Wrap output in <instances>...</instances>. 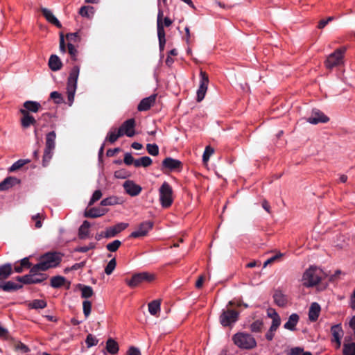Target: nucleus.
<instances>
[{"label":"nucleus","instance_id":"18","mask_svg":"<svg viewBox=\"0 0 355 355\" xmlns=\"http://www.w3.org/2000/svg\"><path fill=\"white\" fill-rule=\"evenodd\" d=\"M20 113L23 115L21 119V124L23 128H27L31 125L36 123L35 118L27 112V110H19Z\"/></svg>","mask_w":355,"mask_h":355},{"label":"nucleus","instance_id":"32","mask_svg":"<svg viewBox=\"0 0 355 355\" xmlns=\"http://www.w3.org/2000/svg\"><path fill=\"white\" fill-rule=\"evenodd\" d=\"M343 355H355V343L347 342L345 340L343 347Z\"/></svg>","mask_w":355,"mask_h":355},{"label":"nucleus","instance_id":"24","mask_svg":"<svg viewBox=\"0 0 355 355\" xmlns=\"http://www.w3.org/2000/svg\"><path fill=\"white\" fill-rule=\"evenodd\" d=\"M320 306L316 303H312L309 311V318L311 321H315L320 314Z\"/></svg>","mask_w":355,"mask_h":355},{"label":"nucleus","instance_id":"52","mask_svg":"<svg viewBox=\"0 0 355 355\" xmlns=\"http://www.w3.org/2000/svg\"><path fill=\"white\" fill-rule=\"evenodd\" d=\"M282 257H283V254L281 253V252H279L278 254H277L276 255L268 259L263 263V267L266 268L268 265L269 264H271L272 263H273L274 261L278 260L279 259H280Z\"/></svg>","mask_w":355,"mask_h":355},{"label":"nucleus","instance_id":"12","mask_svg":"<svg viewBox=\"0 0 355 355\" xmlns=\"http://www.w3.org/2000/svg\"><path fill=\"white\" fill-rule=\"evenodd\" d=\"M153 224L150 221H145L141 223L137 230L130 234L131 237L140 238L147 235L148 232L152 229Z\"/></svg>","mask_w":355,"mask_h":355},{"label":"nucleus","instance_id":"33","mask_svg":"<svg viewBox=\"0 0 355 355\" xmlns=\"http://www.w3.org/2000/svg\"><path fill=\"white\" fill-rule=\"evenodd\" d=\"M95 10L92 6H83L80 8L79 14L87 18H92L94 14Z\"/></svg>","mask_w":355,"mask_h":355},{"label":"nucleus","instance_id":"20","mask_svg":"<svg viewBox=\"0 0 355 355\" xmlns=\"http://www.w3.org/2000/svg\"><path fill=\"white\" fill-rule=\"evenodd\" d=\"M24 108L20 109L19 110H27L28 113L30 112H37L41 109V105L40 103L37 101H25L23 104Z\"/></svg>","mask_w":355,"mask_h":355},{"label":"nucleus","instance_id":"43","mask_svg":"<svg viewBox=\"0 0 355 355\" xmlns=\"http://www.w3.org/2000/svg\"><path fill=\"white\" fill-rule=\"evenodd\" d=\"M93 295V290L89 286H83L81 287V296L83 298L90 297Z\"/></svg>","mask_w":355,"mask_h":355},{"label":"nucleus","instance_id":"36","mask_svg":"<svg viewBox=\"0 0 355 355\" xmlns=\"http://www.w3.org/2000/svg\"><path fill=\"white\" fill-rule=\"evenodd\" d=\"M152 164V159L149 157L144 156L139 159L135 160V167H147Z\"/></svg>","mask_w":355,"mask_h":355},{"label":"nucleus","instance_id":"39","mask_svg":"<svg viewBox=\"0 0 355 355\" xmlns=\"http://www.w3.org/2000/svg\"><path fill=\"white\" fill-rule=\"evenodd\" d=\"M65 279L61 276H56L52 277L51 280V285L53 288H58L62 286L64 283Z\"/></svg>","mask_w":355,"mask_h":355},{"label":"nucleus","instance_id":"54","mask_svg":"<svg viewBox=\"0 0 355 355\" xmlns=\"http://www.w3.org/2000/svg\"><path fill=\"white\" fill-rule=\"evenodd\" d=\"M263 326V322L260 320H256L251 324V330L254 332L260 331Z\"/></svg>","mask_w":355,"mask_h":355},{"label":"nucleus","instance_id":"48","mask_svg":"<svg viewBox=\"0 0 355 355\" xmlns=\"http://www.w3.org/2000/svg\"><path fill=\"white\" fill-rule=\"evenodd\" d=\"M83 308L84 315L86 318H87L91 313L92 303L88 300L84 301L83 303Z\"/></svg>","mask_w":355,"mask_h":355},{"label":"nucleus","instance_id":"31","mask_svg":"<svg viewBox=\"0 0 355 355\" xmlns=\"http://www.w3.org/2000/svg\"><path fill=\"white\" fill-rule=\"evenodd\" d=\"M12 273V266L10 263L0 266V280L7 279Z\"/></svg>","mask_w":355,"mask_h":355},{"label":"nucleus","instance_id":"34","mask_svg":"<svg viewBox=\"0 0 355 355\" xmlns=\"http://www.w3.org/2000/svg\"><path fill=\"white\" fill-rule=\"evenodd\" d=\"M106 349L109 353L114 354L118 352L119 346L112 338H109L106 343Z\"/></svg>","mask_w":355,"mask_h":355},{"label":"nucleus","instance_id":"57","mask_svg":"<svg viewBox=\"0 0 355 355\" xmlns=\"http://www.w3.org/2000/svg\"><path fill=\"white\" fill-rule=\"evenodd\" d=\"M135 160L130 153H125L124 155V163L127 165L134 164Z\"/></svg>","mask_w":355,"mask_h":355},{"label":"nucleus","instance_id":"8","mask_svg":"<svg viewBox=\"0 0 355 355\" xmlns=\"http://www.w3.org/2000/svg\"><path fill=\"white\" fill-rule=\"evenodd\" d=\"M155 279V275L148 272H141L134 275L130 280H127V284L132 288L136 287L144 282H152Z\"/></svg>","mask_w":355,"mask_h":355},{"label":"nucleus","instance_id":"27","mask_svg":"<svg viewBox=\"0 0 355 355\" xmlns=\"http://www.w3.org/2000/svg\"><path fill=\"white\" fill-rule=\"evenodd\" d=\"M106 212V209L94 207L87 210L85 212V216L89 218H97L103 216Z\"/></svg>","mask_w":355,"mask_h":355},{"label":"nucleus","instance_id":"28","mask_svg":"<svg viewBox=\"0 0 355 355\" xmlns=\"http://www.w3.org/2000/svg\"><path fill=\"white\" fill-rule=\"evenodd\" d=\"M299 320V316L296 313L290 315L288 321L284 324V328L288 330H294Z\"/></svg>","mask_w":355,"mask_h":355},{"label":"nucleus","instance_id":"55","mask_svg":"<svg viewBox=\"0 0 355 355\" xmlns=\"http://www.w3.org/2000/svg\"><path fill=\"white\" fill-rule=\"evenodd\" d=\"M102 196V193L100 190H96L93 193V196L89 202V205H92L94 204L96 201L98 200Z\"/></svg>","mask_w":355,"mask_h":355},{"label":"nucleus","instance_id":"25","mask_svg":"<svg viewBox=\"0 0 355 355\" xmlns=\"http://www.w3.org/2000/svg\"><path fill=\"white\" fill-rule=\"evenodd\" d=\"M49 68L54 71H58L62 67V62L56 55H51L49 60Z\"/></svg>","mask_w":355,"mask_h":355},{"label":"nucleus","instance_id":"56","mask_svg":"<svg viewBox=\"0 0 355 355\" xmlns=\"http://www.w3.org/2000/svg\"><path fill=\"white\" fill-rule=\"evenodd\" d=\"M68 51L72 57L73 60H76V55L78 51L76 47L71 43L68 44Z\"/></svg>","mask_w":355,"mask_h":355},{"label":"nucleus","instance_id":"38","mask_svg":"<svg viewBox=\"0 0 355 355\" xmlns=\"http://www.w3.org/2000/svg\"><path fill=\"white\" fill-rule=\"evenodd\" d=\"M46 306V302L43 300H34L28 304V307L34 309H44Z\"/></svg>","mask_w":355,"mask_h":355},{"label":"nucleus","instance_id":"7","mask_svg":"<svg viewBox=\"0 0 355 355\" xmlns=\"http://www.w3.org/2000/svg\"><path fill=\"white\" fill-rule=\"evenodd\" d=\"M345 51L346 48L342 47L330 54L325 61L326 67L327 69H332L334 67L341 64L343 62V55Z\"/></svg>","mask_w":355,"mask_h":355},{"label":"nucleus","instance_id":"15","mask_svg":"<svg viewBox=\"0 0 355 355\" xmlns=\"http://www.w3.org/2000/svg\"><path fill=\"white\" fill-rule=\"evenodd\" d=\"M128 227V224L121 223L114 226L110 227L104 232V237L111 238L124 230Z\"/></svg>","mask_w":355,"mask_h":355},{"label":"nucleus","instance_id":"21","mask_svg":"<svg viewBox=\"0 0 355 355\" xmlns=\"http://www.w3.org/2000/svg\"><path fill=\"white\" fill-rule=\"evenodd\" d=\"M45 279L43 275H25L24 277H19L17 279L20 282L26 284H36L42 282Z\"/></svg>","mask_w":355,"mask_h":355},{"label":"nucleus","instance_id":"42","mask_svg":"<svg viewBox=\"0 0 355 355\" xmlns=\"http://www.w3.org/2000/svg\"><path fill=\"white\" fill-rule=\"evenodd\" d=\"M98 340L92 334H88L85 343L88 348L95 346L98 344Z\"/></svg>","mask_w":355,"mask_h":355},{"label":"nucleus","instance_id":"35","mask_svg":"<svg viewBox=\"0 0 355 355\" xmlns=\"http://www.w3.org/2000/svg\"><path fill=\"white\" fill-rule=\"evenodd\" d=\"M89 223L85 220L79 228V236L80 239H85L89 235Z\"/></svg>","mask_w":355,"mask_h":355},{"label":"nucleus","instance_id":"1","mask_svg":"<svg viewBox=\"0 0 355 355\" xmlns=\"http://www.w3.org/2000/svg\"><path fill=\"white\" fill-rule=\"evenodd\" d=\"M324 277L323 270L316 266H310L303 273L302 283L306 287L317 285Z\"/></svg>","mask_w":355,"mask_h":355},{"label":"nucleus","instance_id":"29","mask_svg":"<svg viewBox=\"0 0 355 355\" xmlns=\"http://www.w3.org/2000/svg\"><path fill=\"white\" fill-rule=\"evenodd\" d=\"M273 297L275 303L280 306H284L288 300L287 297L281 291H276Z\"/></svg>","mask_w":355,"mask_h":355},{"label":"nucleus","instance_id":"26","mask_svg":"<svg viewBox=\"0 0 355 355\" xmlns=\"http://www.w3.org/2000/svg\"><path fill=\"white\" fill-rule=\"evenodd\" d=\"M19 182V180L16 178L8 177L6 178L3 181L0 182V191H5L12 186L15 185Z\"/></svg>","mask_w":355,"mask_h":355},{"label":"nucleus","instance_id":"51","mask_svg":"<svg viewBox=\"0 0 355 355\" xmlns=\"http://www.w3.org/2000/svg\"><path fill=\"white\" fill-rule=\"evenodd\" d=\"M5 291H8L11 290H15L17 288V286L12 282H7L3 285H2L1 288Z\"/></svg>","mask_w":355,"mask_h":355},{"label":"nucleus","instance_id":"19","mask_svg":"<svg viewBox=\"0 0 355 355\" xmlns=\"http://www.w3.org/2000/svg\"><path fill=\"white\" fill-rule=\"evenodd\" d=\"M156 95L153 94L141 100L138 105L139 111L148 110L155 102Z\"/></svg>","mask_w":355,"mask_h":355},{"label":"nucleus","instance_id":"16","mask_svg":"<svg viewBox=\"0 0 355 355\" xmlns=\"http://www.w3.org/2000/svg\"><path fill=\"white\" fill-rule=\"evenodd\" d=\"M123 187L126 193L131 196L139 195L141 191V187L131 180L125 181L123 183Z\"/></svg>","mask_w":355,"mask_h":355},{"label":"nucleus","instance_id":"14","mask_svg":"<svg viewBox=\"0 0 355 355\" xmlns=\"http://www.w3.org/2000/svg\"><path fill=\"white\" fill-rule=\"evenodd\" d=\"M329 119L318 110H313L311 116L307 119V121L311 124L327 123Z\"/></svg>","mask_w":355,"mask_h":355},{"label":"nucleus","instance_id":"61","mask_svg":"<svg viewBox=\"0 0 355 355\" xmlns=\"http://www.w3.org/2000/svg\"><path fill=\"white\" fill-rule=\"evenodd\" d=\"M60 50L62 53H64L66 51L64 40V36L62 34L60 35Z\"/></svg>","mask_w":355,"mask_h":355},{"label":"nucleus","instance_id":"50","mask_svg":"<svg viewBox=\"0 0 355 355\" xmlns=\"http://www.w3.org/2000/svg\"><path fill=\"white\" fill-rule=\"evenodd\" d=\"M50 97L57 104L61 103L63 101L61 94H60L58 92H51L50 94Z\"/></svg>","mask_w":355,"mask_h":355},{"label":"nucleus","instance_id":"60","mask_svg":"<svg viewBox=\"0 0 355 355\" xmlns=\"http://www.w3.org/2000/svg\"><path fill=\"white\" fill-rule=\"evenodd\" d=\"M127 355H141V353L138 348L130 347L127 352Z\"/></svg>","mask_w":355,"mask_h":355},{"label":"nucleus","instance_id":"44","mask_svg":"<svg viewBox=\"0 0 355 355\" xmlns=\"http://www.w3.org/2000/svg\"><path fill=\"white\" fill-rule=\"evenodd\" d=\"M121 245V242L119 240H114V241L108 243L106 245V248L110 252H115L119 249Z\"/></svg>","mask_w":355,"mask_h":355},{"label":"nucleus","instance_id":"49","mask_svg":"<svg viewBox=\"0 0 355 355\" xmlns=\"http://www.w3.org/2000/svg\"><path fill=\"white\" fill-rule=\"evenodd\" d=\"M44 218V216L42 214H37L36 215H34L32 216V219L33 220H35V227L36 228H40L42 226V223L41 220Z\"/></svg>","mask_w":355,"mask_h":355},{"label":"nucleus","instance_id":"53","mask_svg":"<svg viewBox=\"0 0 355 355\" xmlns=\"http://www.w3.org/2000/svg\"><path fill=\"white\" fill-rule=\"evenodd\" d=\"M44 271L42 266H40V263L39 262L37 264L35 265L31 268V274L29 275H40V272Z\"/></svg>","mask_w":355,"mask_h":355},{"label":"nucleus","instance_id":"22","mask_svg":"<svg viewBox=\"0 0 355 355\" xmlns=\"http://www.w3.org/2000/svg\"><path fill=\"white\" fill-rule=\"evenodd\" d=\"M164 16V12L162 10L159 8V12L157 14V36L159 38V40L165 39V31L164 29V25L162 22V17Z\"/></svg>","mask_w":355,"mask_h":355},{"label":"nucleus","instance_id":"64","mask_svg":"<svg viewBox=\"0 0 355 355\" xmlns=\"http://www.w3.org/2000/svg\"><path fill=\"white\" fill-rule=\"evenodd\" d=\"M20 264L24 267V268H30L31 267V263L29 262V259L28 258H24L21 260L20 261Z\"/></svg>","mask_w":355,"mask_h":355},{"label":"nucleus","instance_id":"40","mask_svg":"<svg viewBox=\"0 0 355 355\" xmlns=\"http://www.w3.org/2000/svg\"><path fill=\"white\" fill-rule=\"evenodd\" d=\"M30 162L29 159H19L17 162H15L9 168V171L10 172L15 171L17 169H19L25 164Z\"/></svg>","mask_w":355,"mask_h":355},{"label":"nucleus","instance_id":"2","mask_svg":"<svg viewBox=\"0 0 355 355\" xmlns=\"http://www.w3.org/2000/svg\"><path fill=\"white\" fill-rule=\"evenodd\" d=\"M80 67L78 66H74L69 73L67 85V92L68 96L69 105L71 106L74 101V96L77 88V81L79 76Z\"/></svg>","mask_w":355,"mask_h":355},{"label":"nucleus","instance_id":"4","mask_svg":"<svg viewBox=\"0 0 355 355\" xmlns=\"http://www.w3.org/2000/svg\"><path fill=\"white\" fill-rule=\"evenodd\" d=\"M234 344L241 349H252L256 347L257 342L254 337L246 333H238L233 337Z\"/></svg>","mask_w":355,"mask_h":355},{"label":"nucleus","instance_id":"17","mask_svg":"<svg viewBox=\"0 0 355 355\" xmlns=\"http://www.w3.org/2000/svg\"><path fill=\"white\" fill-rule=\"evenodd\" d=\"M182 163L180 161L171 158L167 157L164 159L162 162V166L169 171H175L181 167Z\"/></svg>","mask_w":355,"mask_h":355},{"label":"nucleus","instance_id":"6","mask_svg":"<svg viewBox=\"0 0 355 355\" xmlns=\"http://www.w3.org/2000/svg\"><path fill=\"white\" fill-rule=\"evenodd\" d=\"M61 261V257L56 252L46 253L40 259V266L43 270H46L51 268L57 266Z\"/></svg>","mask_w":355,"mask_h":355},{"label":"nucleus","instance_id":"63","mask_svg":"<svg viewBox=\"0 0 355 355\" xmlns=\"http://www.w3.org/2000/svg\"><path fill=\"white\" fill-rule=\"evenodd\" d=\"M267 315L269 318H271L272 319L276 318V317H279L277 312L272 309H270L267 311Z\"/></svg>","mask_w":355,"mask_h":355},{"label":"nucleus","instance_id":"37","mask_svg":"<svg viewBox=\"0 0 355 355\" xmlns=\"http://www.w3.org/2000/svg\"><path fill=\"white\" fill-rule=\"evenodd\" d=\"M160 310V302L158 300H154L148 304V311L153 315H156Z\"/></svg>","mask_w":355,"mask_h":355},{"label":"nucleus","instance_id":"62","mask_svg":"<svg viewBox=\"0 0 355 355\" xmlns=\"http://www.w3.org/2000/svg\"><path fill=\"white\" fill-rule=\"evenodd\" d=\"M303 352V349L301 347H294L291 350V355H300Z\"/></svg>","mask_w":355,"mask_h":355},{"label":"nucleus","instance_id":"45","mask_svg":"<svg viewBox=\"0 0 355 355\" xmlns=\"http://www.w3.org/2000/svg\"><path fill=\"white\" fill-rule=\"evenodd\" d=\"M116 265V259L114 258L112 259L106 266L105 268V272L107 275H110L114 271Z\"/></svg>","mask_w":355,"mask_h":355},{"label":"nucleus","instance_id":"10","mask_svg":"<svg viewBox=\"0 0 355 355\" xmlns=\"http://www.w3.org/2000/svg\"><path fill=\"white\" fill-rule=\"evenodd\" d=\"M239 313L234 310L223 311L220 316V322L224 326H230L234 323L238 318Z\"/></svg>","mask_w":355,"mask_h":355},{"label":"nucleus","instance_id":"13","mask_svg":"<svg viewBox=\"0 0 355 355\" xmlns=\"http://www.w3.org/2000/svg\"><path fill=\"white\" fill-rule=\"evenodd\" d=\"M135 121L134 119H130L125 121L121 126L119 128V131L123 135H125L129 137H132L135 135Z\"/></svg>","mask_w":355,"mask_h":355},{"label":"nucleus","instance_id":"5","mask_svg":"<svg viewBox=\"0 0 355 355\" xmlns=\"http://www.w3.org/2000/svg\"><path fill=\"white\" fill-rule=\"evenodd\" d=\"M159 201L162 207H169L173 202V191L170 184L164 182L159 189Z\"/></svg>","mask_w":355,"mask_h":355},{"label":"nucleus","instance_id":"11","mask_svg":"<svg viewBox=\"0 0 355 355\" xmlns=\"http://www.w3.org/2000/svg\"><path fill=\"white\" fill-rule=\"evenodd\" d=\"M200 80L199 88L197 91V101L200 102L205 98V94L207 90L209 78L205 72L200 71Z\"/></svg>","mask_w":355,"mask_h":355},{"label":"nucleus","instance_id":"3","mask_svg":"<svg viewBox=\"0 0 355 355\" xmlns=\"http://www.w3.org/2000/svg\"><path fill=\"white\" fill-rule=\"evenodd\" d=\"M55 139L56 134L54 131L49 132L46 136L45 149L42 159V165L44 167L48 166L53 157L55 147Z\"/></svg>","mask_w":355,"mask_h":355},{"label":"nucleus","instance_id":"46","mask_svg":"<svg viewBox=\"0 0 355 355\" xmlns=\"http://www.w3.org/2000/svg\"><path fill=\"white\" fill-rule=\"evenodd\" d=\"M67 39L69 41V43H76V42H80L81 40V38L79 35V33L78 32L73 33H69L67 35Z\"/></svg>","mask_w":355,"mask_h":355},{"label":"nucleus","instance_id":"58","mask_svg":"<svg viewBox=\"0 0 355 355\" xmlns=\"http://www.w3.org/2000/svg\"><path fill=\"white\" fill-rule=\"evenodd\" d=\"M95 248V245L92 243H90L88 245L81 246L76 248L77 252H86L89 250L94 249Z\"/></svg>","mask_w":355,"mask_h":355},{"label":"nucleus","instance_id":"30","mask_svg":"<svg viewBox=\"0 0 355 355\" xmlns=\"http://www.w3.org/2000/svg\"><path fill=\"white\" fill-rule=\"evenodd\" d=\"M121 136H123V135L119 129L117 130L116 128H112L107 133L106 140L113 144L118 139V138Z\"/></svg>","mask_w":355,"mask_h":355},{"label":"nucleus","instance_id":"47","mask_svg":"<svg viewBox=\"0 0 355 355\" xmlns=\"http://www.w3.org/2000/svg\"><path fill=\"white\" fill-rule=\"evenodd\" d=\"M146 148L148 153L151 155L155 156L159 153V148L156 144H147Z\"/></svg>","mask_w":355,"mask_h":355},{"label":"nucleus","instance_id":"59","mask_svg":"<svg viewBox=\"0 0 355 355\" xmlns=\"http://www.w3.org/2000/svg\"><path fill=\"white\" fill-rule=\"evenodd\" d=\"M115 204V200L112 198H105L101 202L102 206H108Z\"/></svg>","mask_w":355,"mask_h":355},{"label":"nucleus","instance_id":"41","mask_svg":"<svg viewBox=\"0 0 355 355\" xmlns=\"http://www.w3.org/2000/svg\"><path fill=\"white\" fill-rule=\"evenodd\" d=\"M214 153V150L211 146H208L205 148V150L202 155V160L205 164H207L208 162L210 157L213 155Z\"/></svg>","mask_w":355,"mask_h":355},{"label":"nucleus","instance_id":"9","mask_svg":"<svg viewBox=\"0 0 355 355\" xmlns=\"http://www.w3.org/2000/svg\"><path fill=\"white\" fill-rule=\"evenodd\" d=\"M331 334L332 336L331 343L334 344L336 349H340L342 344L341 340L344 336V331L341 324L333 325L331 327Z\"/></svg>","mask_w":355,"mask_h":355},{"label":"nucleus","instance_id":"23","mask_svg":"<svg viewBox=\"0 0 355 355\" xmlns=\"http://www.w3.org/2000/svg\"><path fill=\"white\" fill-rule=\"evenodd\" d=\"M41 11L48 21L54 24L55 26H56L58 28H60L62 26L60 21L53 15V12L49 9L46 8H42Z\"/></svg>","mask_w":355,"mask_h":355}]
</instances>
